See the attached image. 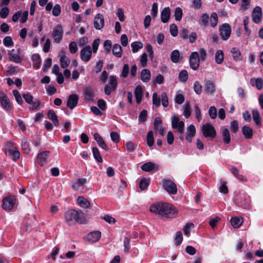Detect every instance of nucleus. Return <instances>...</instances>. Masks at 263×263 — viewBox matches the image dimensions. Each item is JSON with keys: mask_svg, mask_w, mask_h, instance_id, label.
<instances>
[{"mask_svg": "<svg viewBox=\"0 0 263 263\" xmlns=\"http://www.w3.org/2000/svg\"><path fill=\"white\" fill-rule=\"evenodd\" d=\"M151 212L158 215L162 219L174 218L178 216V210L172 204L155 203L149 208Z\"/></svg>", "mask_w": 263, "mask_h": 263, "instance_id": "f257e3e1", "label": "nucleus"}, {"mask_svg": "<svg viewBox=\"0 0 263 263\" xmlns=\"http://www.w3.org/2000/svg\"><path fill=\"white\" fill-rule=\"evenodd\" d=\"M5 153L8 154L14 161H17L20 156V153L14 143L11 141L7 142L5 145Z\"/></svg>", "mask_w": 263, "mask_h": 263, "instance_id": "f03ea898", "label": "nucleus"}, {"mask_svg": "<svg viewBox=\"0 0 263 263\" xmlns=\"http://www.w3.org/2000/svg\"><path fill=\"white\" fill-rule=\"evenodd\" d=\"M54 43L59 44L63 39V29L61 25H57L53 27L51 34Z\"/></svg>", "mask_w": 263, "mask_h": 263, "instance_id": "7ed1b4c3", "label": "nucleus"}, {"mask_svg": "<svg viewBox=\"0 0 263 263\" xmlns=\"http://www.w3.org/2000/svg\"><path fill=\"white\" fill-rule=\"evenodd\" d=\"M201 131L204 137L214 138L216 136V132L214 127L210 123L203 124L201 128Z\"/></svg>", "mask_w": 263, "mask_h": 263, "instance_id": "20e7f679", "label": "nucleus"}, {"mask_svg": "<svg viewBox=\"0 0 263 263\" xmlns=\"http://www.w3.org/2000/svg\"><path fill=\"white\" fill-rule=\"evenodd\" d=\"M164 189L170 194L175 195L177 187L175 183L170 179H164L162 181Z\"/></svg>", "mask_w": 263, "mask_h": 263, "instance_id": "39448f33", "label": "nucleus"}, {"mask_svg": "<svg viewBox=\"0 0 263 263\" xmlns=\"http://www.w3.org/2000/svg\"><path fill=\"white\" fill-rule=\"evenodd\" d=\"M93 52L91 47L89 45H87L83 48L80 53V58L84 62H88L91 58L92 53Z\"/></svg>", "mask_w": 263, "mask_h": 263, "instance_id": "423d86ee", "label": "nucleus"}, {"mask_svg": "<svg viewBox=\"0 0 263 263\" xmlns=\"http://www.w3.org/2000/svg\"><path fill=\"white\" fill-rule=\"evenodd\" d=\"M117 86V80L114 76L109 77V84L105 85L104 87L105 93L107 95H110L111 91L115 90Z\"/></svg>", "mask_w": 263, "mask_h": 263, "instance_id": "0eeeda50", "label": "nucleus"}, {"mask_svg": "<svg viewBox=\"0 0 263 263\" xmlns=\"http://www.w3.org/2000/svg\"><path fill=\"white\" fill-rule=\"evenodd\" d=\"M79 217V215L78 212L74 210H68L65 214V219L69 224L77 222Z\"/></svg>", "mask_w": 263, "mask_h": 263, "instance_id": "6e6552de", "label": "nucleus"}, {"mask_svg": "<svg viewBox=\"0 0 263 263\" xmlns=\"http://www.w3.org/2000/svg\"><path fill=\"white\" fill-rule=\"evenodd\" d=\"M16 199L13 196H8L4 198L3 200L2 208L6 211H10L13 209L15 204Z\"/></svg>", "mask_w": 263, "mask_h": 263, "instance_id": "1a4fd4ad", "label": "nucleus"}, {"mask_svg": "<svg viewBox=\"0 0 263 263\" xmlns=\"http://www.w3.org/2000/svg\"><path fill=\"white\" fill-rule=\"evenodd\" d=\"M172 126L173 128L176 129L178 133L180 134L183 133L184 130V123L175 116L172 118Z\"/></svg>", "mask_w": 263, "mask_h": 263, "instance_id": "9d476101", "label": "nucleus"}, {"mask_svg": "<svg viewBox=\"0 0 263 263\" xmlns=\"http://www.w3.org/2000/svg\"><path fill=\"white\" fill-rule=\"evenodd\" d=\"M236 203L238 206L245 209L248 208L249 205V196L245 194L239 195L236 198Z\"/></svg>", "mask_w": 263, "mask_h": 263, "instance_id": "9b49d317", "label": "nucleus"}, {"mask_svg": "<svg viewBox=\"0 0 263 263\" xmlns=\"http://www.w3.org/2000/svg\"><path fill=\"white\" fill-rule=\"evenodd\" d=\"M28 11H25L22 13L21 10L17 11L12 16V21L13 22H16L20 18V22L21 23H25L28 19Z\"/></svg>", "mask_w": 263, "mask_h": 263, "instance_id": "f8f14e48", "label": "nucleus"}, {"mask_svg": "<svg viewBox=\"0 0 263 263\" xmlns=\"http://www.w3.org/2000/svg\"><path fill=\"white\" fill-rule=\"evenodd\" d=\"M220 35L223 40H227L231 34V27L228 24H224L219 28Z\"/></svg>", "mask_w": 263, "mask_h": 263, "instance_id": "ddd939ff", "label": "nucleus"}, {"mask_svg": "<svg viewBox=\"0 0 263 263\" xmlns=\"http://www.w3.org/2000/svg\"><path fill=\"white\" fill-rule=\"evenodd\" d=\"M251 17L254 23L259 24L262 18L261 8L259 6H256L254 8L252 11Z\"/></svg>", "mask_w": 263, "mask_h": 263, "instance_id": "4468645a", "label": "nucleus"}, {"mask_svg": "<svg viewBox=\"0 0 263 263\" xmlns=\"http://www.w3.org/2000/svg\"><path fill=\"white\" fill-rule=\"evenodd\" d=\"M199 55L197 52H193L191 53L190 58V64L191 67L193 70H197L199 65Z\"/></svg>", "mask_w": 263, "mask_h": 263, "instance_id": "2eb2a0df", "label": "nucleus"}, {"mask_svg": "<svg viewBox=\"0 0 263 263\" xmlns=\"http://www.w3.org/2000/svg\"><path fill=\"white\" fill-rule=\"evenodd\" d=\"M94 27L97 30H101L104 26V18L101 13L96 15L93 20Z\"/></svg>", "mask_w": 263, "mask_h": 263, "instance_id": "dca6fc26", "label": "nucleus"}, {"mask_svg": "<svg viewBox=\"0 0 263 263\" xmlns=\"http://www.w3.org/2000/svg\"><path fill=\"white\" fill-rule=\"evenodd\" d=\"M0 102L3 108L7 110L12 109V106L7 96L3 92H0Z\"/></svg>", "mask_w": 263, "mask_h": 263, "instance_id": "f3484780", "label": "nucleus"}, {"mask_svg": "<svg viewBox=\"0 0 263 263\" xmlns=\"http://www.w3.org/2000/svg\"><path fill=\"white\" fill-rule=\"evenodd\" d=\"M79 97L76 94H72L69 96L67 101V106L70 109H72L78 104Z\"/></svg>", "mask_w": 263, "mask_h": 263, "instance_id": "a211bd4d", "label": "nucleus"}, {"mask_svg": "<svg viewBox=\"0 0 263 263\" xmlns=\"http://www.w3.org/2000/svg\"><path fill=\"white\" fill-rule=\"evenodd\" d=\"M101 236V232L100 231H96L88 234L86 236V239L89 242H96L100 239Z\"/></svg>", "mask_w": 263, "mask_h": 263, "instance_id": "6ab92c4d", "label": "nucleus"}, {"mask_svg": "<svg viewBox=\"0 0 263 263\" xmlns=\"http://www.w3.org/2000/svg\"><path fill=\"white\" fill-rule=\"evenodd\" d=\"M204 90L208 94H212L215 91V85L212 81H205Z\"/></svg>", "mask_w": 263, "mask_h": 263, "instance_id": "aec40b11", "label": "nucleus"}, {"mask_svg": "<svg viewBox=\"0 0 263 263\" xmlns=\"http://www.w3.org/2000/svg\"><path fill=\"white\" fill-rule=\"evenodd\" d=\"M171 16V10L168 7H165L161 12V20L162 23H167Z\"/></svg>", "mask_w": 263, "mask_h": 263, "instance_id": "412c9836", "label": "nucleus"}, {"mask_svg": "<svg viewBox=\"0 0 263 263\" xmlns=\"http://www.w3.org/2000/svg\"><path fill=\"white\" fill-rule=\"evenodd\" d=\"M49 155V152L46 151L38 154L37 162L42 166L47 162V158Z\"/></svg>", "mask_w": 263, "mask_h": 263, "instance_id": "4be33fe9", "label": "nucleus"}, {"mask_svg": "<svg viewBox=\"0 0 263 263\" xmlns=\"http://www.w3.org/2000/svg\"><path fill=\"white\" fill-rule=\"evenodd\" d=\"M141 168L145 172H150L153 170H158L159 166L152 162H148L143 164Z\"/></svg>", "mask_w": 263, "mask_h": 263, "instance_id": "5701e85b", "label": "nucleus"}, {"mask_svg": "<svg viewBox=\"0 0 263 263\" xmlns=\"http://www.w3.org/2000/svg\"><path fill=\"white\" fill-rule=\"evenodd\" d=\"M87 179L86 178L78 179L72 185V187L75 191H79L81 187H83L84 185L86 183Z\"/></svg>", "mask_w": 263, "mask_h": 263, "instance_id": "b1692460", "label": "nucleus"}, {"mask_svg": "<svg viewBox=\"0 0 263 263\" xmlns=\"http://www.w3.org/2000/svg\"><path fill=\"white\" fill-rule=\"evenodd\" d=\"M196 133L195 127L193 125H190L187 128L186 139V140L191 142L192 141L193 137H194Z\"/></svg>", "mask_w": 263, "mask_h": 263, "instance_id": "393cba45", "label": "nucleus"}, {"mask_svg": "<svg viewBox=\"0 0 263 263\" xmlns=\"http://www.w3.org/2000/svg\"><path fill=\"white\" fill-rule=\"evenodd\" d=\"M94 138L95 140L97 142L98 144L105 151H108V148L106 144L105 143L103 139L100 136V135L98 133H95L94 134Z\"/></svg>", "mask_w": 263, "mask_h": 263, "instance_id": "a878e982", "label": "nucleus"}, {"mask_svg": "<svg viewBox=\"0 0 263 263\" xmlns=\"http://www.w3.org/2000/svg\"><path fill=\"white\" fill-rule=\"evenodd\" d=\"M135 96L137 103L140 104L141 102L143 97V90L141 86L138 85L136 87L135 90Z\"/></svg>", "mask_w": 263, "mask_h": 263, "instance_id": "bb28decb", "label": "nucleus"}, {"mask_svg": "<svg viewBox=\"0 0 263 263\" xmlns=\"http://www.w3.org/2000/svg\"><path fill=\"white\" fill-rule=\"evenodd\" d=\"M48 118L52 121L55 126H58L59 125V120L57 116L53 110H49L47 114Z\"/></svg>", "mask_w": 263, "mask_h": 263, "instance_id": "cd10ccee", "label": "nucleus"}, {"mask_svg": "<svg viewBox=\"0 0 263 263\" xmlns=\"http://www.w3.org/2000/svg\"><path fill=\"white\" fill-rule=\"evenodd\" d=\"M242 132L246 138L250 139L253 137L252 129L248 126H244L242 128Z\"/></svg>", "mask_w": 263, "mask_h": 263, "instance_id": "c85d7f7f", "label": "nucleus"}, {"mask_svg": "<svg viewBox=\"0 0 263 263\" xmlns=\"http://www.w3.org/2000/svg\"><path fill=\"white\" fill-rule=\"evenodd\" d=\"M14 49L9 51L8 55L11 61L16 63H20L22 62V59L18 54L14 53Z\"/></svg>", "mask_w": 263, "mask_h": 263, "instance_id": "c756f323", "label": "nucleus"}, {"mask_svg": "<svg viewBox=\"0 0 263 263\" xmlns=\"http://www.w3.org/2000/svg\"><path fill=\"white\" fill-rule=\"evenodd\" d=\"M151 73L147 69H144L141 72V79L143 82H147L151 79Z\"/></svg>", "mask_w": 263, "mask_h": 263, "instance_id": "7c9ffc66", "label": "nucleus"}, {"mask_svg": "<svg viewBox=\"0 0 263 263\" xmlns=\"http://www.w3.org/2000/svg\"><path fill=\"white\" fill-rule=\"evenodd\" d=\"M243 222L242 218L241 217H232L231 219L230 222L232 227L234 228H238L242 224Z\"/></svg>", "mask_w": 263, "mask_h": 263, "instance_id": "2f4dec72", "label": "nucleus"}, {"mask_svg": "<svg viewBox=\"0 0 263 263\" xmlns=\"http://www.w3.org/2000/svg\"><path fill=\"white\" fill-rule=\"evenodd\" d=\"M223 141L225 144H229L231 141V136L229 129L224 128L221 130Z\"/></svg>", "mask_w": 263, "mask_h": 263, "instance_id": "473e14b6", "label": "nucleus"}, {"mask_svg": "<svg viewBox=\"0 0 263 263\" xmlns=\"http://www.w3.org/2000/svg\"><path fill=\"white\" fill-rule=\"evenodd\" d=\"M33 61V67L35 69H39L41 63V59L40 55L37 54H34L32 57Z\"/></svg>", "mask_w": 263, "mask_h": 263, "instance_id": "72a5a7b5", "label": "nucleus"}, {"mask_svg": "<svg viewBox=\"0 0 263 263\" xmlns=\"http://www.w3.org/2000/svg\"><path fill=\"white\" fill-rule=\"evenodd\" d=\"M112 53L114 55L118 58H121L122 55V49L121 46L118 44H116L113 46Z\"/></svg>", "mask_w": 263, "mask_h": 263, "instance_id": "f704fd0d", "label": "nucleus"}, {"mask_svg": "<svg viewBox=\"0 0 263 263\" xmlns=\"http://www.w3.org/2000/svg\"><path fill=\"white\" fill-rule=\"evenodd\" d=\"M77 202L79 205L83 208H88L90 205L88 200L83 197H78Z\"/></svg>", "mask_w": 263, "mask_h": 263, "instance_id": "c9c22d12", "label": "nucleus"}, {"mask_svg": "<svg viewBox=\"0 0 263 263\" xmlns=\"http://www.w3.org/2000/svg\"><path fill=\"white\" fill-rule=\"evenodd\" d=\"M131 47L133 52L136 53L143 47V44L142 42L139 41L134 42L131 44Z\"/></svg>", "mask_w": 263, "mask_h": 263, "instance_id": "e433bc0d", "label": "nucleus"}, {"mask_svg": "<svg viewBox=\"0 0 263 263\" xmlns=\"http://www.w3.org/2000/svg\"><path fill=\"white\" fill-rule=\"evenodd\" d=\"M224 60V54L221 50H218L215 53V61L218 64H221Z\"/></svg>", "mask_w": 263, "mask_h": 263, "instance_id": "4c0bfd02", "label": "nucleus"}, {"mask_svg": "<svg viewBox=\"0 0 263 263\" xmlns=\"http://www.w3.org/2000/svg\"><path fill=\"white\" fill-rule=\"evenodd\" d=\"M231 52L233 59L235 61H238L241 60L242 57L239 49H237L236 48H233L232 49Z\"/></svg>", "mask_w": 263, "mask_h": 263, "instance_id": "58836bf2", "label": "nucleus"}, {"mask_svg": "<svg viewBox=\"0 0 263 263\" xmlns=\"http://www.w3.org/2000/svg\"><path fill=\"white\" fill-rule=\"evenodd\" d=\"M251 83L253 86L255 85L258 89H261L263 86V81L261 78L252 79Z\"/></svg>", "mask_w": 263, "mask_h": 263, "instance_id": "ea45409f", "label": "nucleus"}, {"mask_svg": "<svg viewBox=\"0 0 263 263\" xmlns=\"http://www.w3.org/2000/svg\"><path fill=\"white\" fill-rule=\"evenodd\" d=\"M253 119L256 124L260 125L261 124L260 114L258 110L254 109L252 110Z\"/></svg>", "mask_w": 263, "mask_h": 263, "instance_id": "a19ab883", "label": "nucleus"}, {"mask_svg": "<svg viewBox=\"0 0 263 263\" xmlns=\"http://www.w3.org/2000/svg\"><path fill=\"white\" fill-rule=\"evenodd\" d=\"M70 63V60L65 54L61 56L60 58L61 66L63 68H66Z\"/></svg>", "mask_w": 263, "mask_h": 263, "instance_id": "79ce46f5", "label": "nucleus"}, {"mask_svg": "<svg viewBox=\"0 0 263 263\" xmlns=\"http://www.w3.org/2000/svg\"><path fill=\"white\" fill-rule=\"evenodd\" d=\"M171 59L173 63H178L180 59V53L179 51L177 50H173L171 54Z\"/></svg>", "mask_w": 263, "mask_h": 263, "instance_id": "37998d69", "label": "nucleus"}, {"mask_svg": "<svg viewBox=\"0 0 263 263\" xmlns=\"http://www.w3.org/2000/svg\"><path fill=\"white\" fill-rule=\"evenodd\" d=\"M31 106L29 107L30 110H37L41 105V101L37 99H34L32 103L30 104Z\"/></svg>", "mask_w": 263, "mask_h": 263, "instance_id": "c03bdc74", "label": "nucleus"}, {"mask_svg": "<svg viewBox=\"0 0 263 263\" xmlns=\"http://www.w3.org/2000/svg\"><path fill=\"white\" fill-rule=\"evenodd\" d=\"M92 153L93 156L95 158V159L98 162H102L103 161V159L100 156V152L99 149L97 147H93L92 148Z\"/></svg>", "mask_w": 263, "mask_h": 263, "instance_id": "a18cd8bd", "label": "nucleus"}, {"mask_svg": "<svg viewBox=\"0 0 263 263\" xmlns=\"http://www.w3.org/2000/svg\"><path fill=\"white\" fill-rule=\"evenodd\" d=\"M188 79V72L185 70H183L179 73V80L182 82H185Z\"/></svg>", "mask_w": 263, "mask_h": 263, "instance_id": "49530a36", "label": "nucleus"}, {"mask_svg": "<svg viewBox=\"0 0 263 263\" xmlns=\"http://www.w3.org/2000/svg\"><path fill=\"white\" fill-rule=\"evenodd\" d=\"M175 18L177 21H180L182 17V10L180 7L176 8L174 12Z\"/></svg>", "mask_w": 263, "mask_h": 263, "instance_id": "de8ad7c7", "label": "nucleus"}, {"mask_svg": "<svg viewBox=\"0 0 263 263\" xmlns=\"http://www.w3.org/2000/svg\"><path fill=\"white\" fill-rule=\"evenodd\" d=\"M149 180L148 179L143 178L140 182L139 187L141 190H145L148 186Z\"/></svg>", "mask_w": 263, "mask_h": 263, "instance_id": "09e8293b", "label": "nucleus"}, {"mask_svg": "<svg viewBox=\"0 0 263 263\" xmlns=\"http://www.w3.org/2000/svg\"><path fill=\"white\" fill-rule=\"evenodd\" d=\"M183 239V236L181 232L178 231L175 234V243L177 246L180 245Z\"/></svg>", "mask_w": 263, "mask_h": 263, "instance_id": "8fccbe9b", "label": "nucleus"}, {"mask_svg": "<svg viewBox=\"0 0 263 263\" xmlns=\"http://www.w3.org/2000/svg\"><path fill=\"white\" fill-rule=\"evenodd\" d=\"M191 107L189 103L185 104L183 105V115L186 117L188 118L191 116Z\"/></svg>", "mask_w": 263, "mask_h": 263, "instance_id": "3c124183", "label": "nucleus"}, {"mask_svg": "<svg viewBox=\"0 0 263 263\" xmlns=\"http://www.w3.org/2000/svg\"><path fill=\"white\" fill-rule=\"evenodd\" d=\"M194 89L197 95H200L202 91V86L199 82L196 81L194 84Z\"/></svg>", "mask_w": 263, "mask_h": 263, "instance_id": "603ef678", "label": "nucleus"}, {"mask_svg": "<svg viewBox=\"0 0 263 263\" xmlns=\"http://www.w3.org/2000/svg\"><path fill=\"white\" fill-rule=\"evenodd\" d=\"M13 95L14 97H15V99L17 103L20 105L22 104L23 103V101L22 100V97H21L19 91L17 90H13Z\"/></svg>", "mask_w": 263, "mask_h": 263, "instance_id": "864d4df0", "label": "nucleus"}, {"mask_svg": "<svg viewBox=\"0 0 263 263\" xmlns=\"http://www.w3.org/2000/svg\"><path fill=\"white\" fill-rule=\"evenodd\" d=\"M218 22V16L216 13H212L210 17V23L211 26L213 27H215Z\"/></svg>", "mask_w": 263, "mask_h": 263, "instance_id": "5fc2aeb1", "label": "nucleus"}, {"mask_svg": "<svg viewBox=\"0 0 263 263\" xmlns=\"http://www.w3.org/2000/svg\"><path fill=\"white\" fill-rule=\"evenodd\" d=\"M147 143L149 147L152 146L154 144L153 133L151 130L148 132L147 135Z\"/></svg>", "mask_w": 263, "mask_h": 263, "instance_id": "6e6d98bb", "label": "nucleus"}, {"mask_svg": "<svg viewBox=\"0 0 263 263\" xmlns=\"http://www.w3.org/2000/svg\"><path fill=\"white\" fill-rule=\"evenodd\" d=\"M85 97L86 99L91 101L93 100L94 97V92L90 89H87L85 92Z\"/></svg>", "mask_w": 263, "mask_h": 263, "instance_id": "4d7b16f0", "label": "nucleus"}, {"mask_svg": "<svg viewBox=\"0 0 263 263\" xmlns=\"http://www.w3.org/2000/svg\"><path fill=\"white\" fill-rule=\"evenodd\" d=\"M22 147L25 153H28L30 151L29 144L25 138L22 140Z\"/></svg>", "mask_w": 263, "mask_h": 263, "instance_id": "13d9d810", "label": "nucleus"}, {"mask_svg": "<svg viewBox=\"0 0 263 263\" xmlns=\"http://www.w3.org/2000/svg\"><path fill=\"white\" fill-rule=\"evenodd\" d=\"M100 43V39L99 38H97L93 41L91 48L93 53H96L97 52Z\"/></svg>", "mask_w": 263, "mask_h": 263, "instance_id": "bf43d9fd", "label": "nucleus"}, {"mask_svg": "<svg viewBox=\"0 0 263 263\" xmlns=\"http://www.w3.org/2000/svg\"><path fill=\"white\" fill-rule=\"evenodd\" d=\"M140 64L142 67H144L147 65V55L146 53H143L140 57Z\"/></svg>", "mask_w": 263, "mask_h": 263, "instance_id": "052dcab7", "label": "nucleus"}, {"mask_svg": "<svg viewBox=\"0 0 263 263\" xmlns=\"http://www.w3.org/2000/svg\"><path fill=\"white\" fill-rule=\"evenodd\" d=\"M238 123L236 120L232 121L230 123V129L233 133H236L238 130Z\"/></svg>", "mask_w": 263, "mask_h": 263, "instance_id": "680f3d73", "label": "nucleus"}, {"mask_svg": "<svg viewBox=\"0 0 263 263\" xmlns=\"http://www.w3.org/2000/svg\"><path fill=\"white\" fill-rule=\"evenodd\" d=\"M23 97L25 99L26 102L29 104L32 103V101L34 100L33 96L29 93H24L23 95Z\"/></svg>", "mask_w": 263, "mask_h": 263, "instance_id": "e2e57ef3", "label": "nucleus"}, {"mask_svg": "<svg viewBox=\"0 0 263 263\" xmlns=\"http://www.w3.org/2000/svg\"><path fill=\"white\" fill-rule=\"evenodd\" d=\"M153 103L156 107H159L160 105V99L156 92L153 95Z\"/></svg>", "mask_w": 263, "mask_h": 263, "instance_id": "0e129e2a", "label": "nucleus"}, {"mask_svg": "<svg viewBox=\"0 0 263 263\" xmlns=\"http://www.w3.org/2000/svg\"><path fill=\"white\" fill-rule=\"evenodd\" d=\"M69 51L71 53H75L78 50L77 44L75 42H71L69 45Z\"/></svg>", "mask_w": 263, "mask_h": 263, "instance_id": "69168bd1", "label": "nucleus"}, {"mask_svg": "<svg viewBox=\"0 0 263 263\" xmlns=\"http://www.w3.org/2000/svg\"><path fill=\"white\" fill-rule=\"evenodd\" d=\"M52 59L51 58H47L44 61L43 69L44 71H46L47 69L51 66Z\"/></svg>", "mask_w": 263, "mask_h": 263, "instance_id": "338daca9", "label": "nucleus"}, {"mask_svg": "<svg viewBox=\"0 0 263 263\" xmlns=\"http://www.w3.org/2000/svg\"><path fill=\"white\" fill-rule=\"evenodd\" d=\"M9 10L8 7H4L0 11V16L3 18H6L9 14Z\"/></svg>", "mask_w": 263, "mask_h": 263, "instance_id": "774afa93", "label": "nucleus"}]
</instances>
